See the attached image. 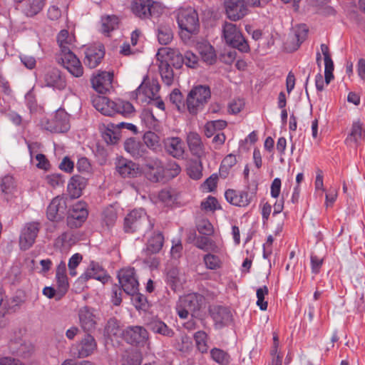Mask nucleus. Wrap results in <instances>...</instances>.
Listing matches in <instances>:
<instances>
[{
	"label": "nucleus",
	"instance_id": "obj_57",
	"mask_svg": "<svg viewBox=\"0 0 365 365\" xmlns=\"http://www.w3.org/2000/svg\"><path fill=\"white\" fill-rule=\"evenodd\" d=\"M82 259H83V257L79 253L74 254L69 259L68 267L69 274L71 276H72V277L76 276L77 272L76 271V269L79 265V264L81 262Z\"/></svg>",
	"mask_w": 365,
	"mask_h": 365
},
{
	"label": "nucleus",
	"instance_id": "obj_5",
	"mask_svg": "<svg viewBox=\"0 0 365 365\" xmlns=\"http://www.w3.org/2000/svg\"><path fill=\"white\" fill-rule=\"evenodd\" d=\"M202 300V297L195 293L180 297L176 305V311L179 317L187 319L189 314H192L199 310Z\"/></svg>",
	"mask_w": 365,
	"mask_h": 365
},
{
	"label": "nucleus",
	"instance_id": "obj_46",
	"mask_svg": "<svg viewBox=\"0 0 365 365\" xmlns=\"http://www.w3.org/2000/svg\"><path fill=\"white\" fill-rule=\"evenodd\" d=\"M115 105V113H120L123 116H129L135 112L133 106L128 101L118 99Z\"/></svg>",
	"mask_w": 365,
	"mask_h": 365
},
{
	"label": "nucleus",
	"instance_id": "obj_25",
	"mask_svg": "<svg viewBox=\"0 0 365 365\" xmlns=\"http://www.w3.org/2000/svg\"><path fill=\"white\" fill-rule=\"evenodd\" d=\"M158 58H165L162 61H170L176 68H180L183 64V56L180 53L178 49L171 48H160L157 53Z\"/></svg>",
	"mask_w": 365,
	"mask_h": 365
},
{
	"label": "nucleus",
	"instance_id": "obj_41",
	"mask_svg": "<svg viewBox=\"0 0 365 365\" xmlns=\"http://www.w3.org/2000/svg\"><path fill=\"white\" fill-rule=\"evenodd\" d=\"M118 26V19L115 16H106L101 19V32L105 35L108 36Z\"/></svg>",
	"mask_w": 365,
	"mask_h": 365
},
{
	"label": "nucleus",
	"instance_id": "obj_14",
	"mask_svg": "<svg viewBox=\"0 0 365 365\" xmlns=\"http://www.w3.org/2000/svg\"><path fill=\"white\" fill-rule=\"evenodd\" d=\"M59 61L64 68L75 77H81L83 74V68L80 60L72 51L60 53Z\"/></svg>",
	"mask_w": 365,
	"mask_h": 365
},
{
	"label": "nucleus",
	"instance_id": "obj_40",
	"mask_svg": "<svg viewBox=\"0 0 365 365\" xmlns=\"http://www.w3.org/2000/svg\"><path fill=\"white\" fill-rule=\"evenodd\" d=\"M159 71L163 83L166 86H171L175 81V76L170 64L166 61H160Z\"/></svg>",
	"mask_w": 365,
	"mask_h": 365
},
{
	"label": "nucleus",
	"instance_id": "obj_22",
	"mask_svg": "<svg viewBox=\"0 0 365 365\" xmlns=\"http://www.w3.org/2000/svg\"><path fill=\"white\" fill-rule=\"evenodd\" d=\"M43 80L46 86L60 91L63 90L66 86L65 78L61 75L59 70L55 68H49L46 70Z\"/></svg>",
	"mask_w": 365,
	"mask_h": 365
},
{
	"label": "nucleus",
	"instance_id": "obj_54",
	"mask_svg": "<svg viewBox=\"0 0 365 365\" xmlns=\"http://www.w3.org/2000/svg\"><path fill=\"white\" fill-rule=\"evenodd\" d=\"M181 168L175 162H170L165 168V179H171L180 174Z\"/></svg>",
	"mask_w": 365,
	"mask_h": 365
},
{
	"label": "nucleus",
	"instance_id": "obj_53",
	"mask_svg": "<svg viewBox=\"0 0 365 365\" xmlns=\"http://www.w3.org/2000/svg\"><path fill=\"white\" fill-rule=\"evenodd\" d=\"M205 266L209 269H217L220 268L222 262L220 258L214 255L207 254L203 258Z\"/></svg>",
	"mask_w": 365,
	"mask_h": 365
},
{
	"label": "nucleus",
	"instance_id": "obj_17",
	"mask_svg": "<svg viewBox=\"0 0 365 365\" xmlns=\"http://www.w3.org/2000/svg\"><path fill=\"white\" fill-rule=\"evenodd\" d=\"M39 228L38 222H29L25 225L19 237V246L21 250H26L34 245Z\"/></svg>",
	"mask_w": 365,
	"mask_h": 365
},
{
	"label": "nucleus",
	"instance_id": "obj_60",
	"mask_svg": "<svg viewBox=\"0 0 365 365\" xmlns=\"http://www.w3.org/2000/svg\"><path fill=\"white\" fill-rule=\"evenodd\" d=\"M45 180L47 184L53 187L62 185L64 182L63 176L61 174L57 173L46 175L45 177Z\"/></svg>",
	"mask_w": 365,
	"mask_h": 365
},
{
	"label": "nucleus",
	"instance_id": "obj_28",
	"mask_svg": "<svg viewBox=\"0 0 365 365\" xmlns=\"http://www.w3.org/2000/svg\"><path fill=\"white\" fill-rule=\"evenodd\" d=\"M86 186V179L80 175H73L68 181L67 191L71 198H78Z\"/></svg>",
	"mask_w": 365,
	"mask_h": 365
},
{
	"label": "nucleus",
	"instance_id": "obj_18",
	"mask_svg": "<svg viewBox=\"0 0 365 365\" xmlns=\"http://www.w3.org/2000/svg\"><path fill=\"white\" fill-rule=\"evenodd\" d=\"M123 334L124 339L131 344L144 345L148 339L147 330L140 326L128 327Z\"/></svg>",
	"mask_w": 365,
	"mask_h": 365
},
{
	"label": "nucleus",
	"instance_id": "obj_59",
	"mask_svg": "<svg viewBox=\"0 0 365 365\" xmlns=\"http://www.w3.org/2000/svg\"><path fill=\"white\" fill-rule=\"evenodd\" d=\"M183 60V63L189 68H195L198 66V57L190 51H187L184 53Z\"/></svg>",
	"mask_w": 365,
	"mask_h": 365
},
{
	"label": "nucleus",
	"instance_id": "obj_39",
	"mask_svg": "<svg viewBox=\"0 0 365 365\" xmlns=\"http://www.w3.org/2000/svg\"><path fill=\"white\" fill-rule=\"evenodd\" d=\"M149 328L155 333L165 336L172 337L174 331L169 328L163 321L153 319L148 324Z\"/></svg>",
	"mask_w": 365,
	"mask_h": 365
},
{
	"label": "nucleus",
	"instance_id": "obj_52",
	"mask_svg": "<svg viewBox=\"0 0 365 365\" xmlns=\"http://www.w3.org/2000/svg\"><path fill=\"white\" fill-rule=\"evenodd\" d=\"M195 245L200 250L204 251L212 250L214 251L216 248L215 245L213 242L205 236L199 237L197 238Z\"/></svg>",
	"mask_w": 365,
	"mask_h": 365
},
{
	"label": "nucleus",
	"instance_id": "obj_1",
	"mask_svg": "<svg viewBox=\"0 0 365 365\" xmlns=\"http://www.w3.org/2000/svg\"><path fill=\"white\" fill-rule=\"evenodd\" d=\"M177 21L180 29V36L184 41H188L192 35L199 30V19L196 11L190 7H182L177 13Z\"/></svg>",
	"mask_w": 365,
	"mask_h": 365
},
{
	"label": "nucleus",
	"instance_id": "obj_7",
	"mask_svg": "<svg viewBox=\"0 0 365 365\" xmlns=\"http://www.w3.org/2000/svg\"><path fill=\"white\" fill-rule=\"evenodd\" d=\"M118 278L122 289L126 294L134 296L138 293L139 284L134 268L121 269L118 272Z\"/></svg>",
	"mask_w": 365,
	"mask_h": 365
},
{
	"label": "nucleus",
	"instance_id": "obj_12",
	"mask_svg": "<svg viewBox=\"0 0 365 365\" xmlns=\"http://www.w3.org/2000/svg\"><path fill=\"white\" fill-rule=\"evenodd\" d=\"M66 209V198L63 196H56L51 200L47 207V218L50 221L59 222L64 218Z\"/></svg>",
	"mask_w": 365,
	"mask_h": 365
},
{
	"label": "nucleus",
	"instance_id": "obj_44",
	"mask_svg": "<svg viewBox=\"0 0 365 365\" xmlns=\"http://www.w3.org/2000/svg\"><path fill=\"white\" fill-rule=\"evenodd\" d=\"M193 337L198 351L202 354L207 353L209 348L207 334L204 331H198L195 333Z\"/></svg>",
	"mask_w": 365,
	"mask_h": 365
},
{
	"label": "nucleus",
	"instance_id": "obj_48",
	"mask_svg": "<svg viewBox=\"0 0 365 365\" xmlns=\"http://www.w3.org/2000/svg\"><path fill=\"white\" fill-rule=\"evenodd\" d=\"M166 280L172 289L175 290L179 288L182 284L179 276V271L177 268H172L167 272Z\"/></svg>",
	"mask_w": 365,
	"mask_h": 365
},
{
	"label": "nucleus",
	"instance_id": "obj_6",
	"mask_svg": "<svg viewBox=\"0 0 365 365\" xmlns=\"http://www.w3.org/2000/svg\"><path fill=\"white\" fill-rule=\"evenodd\" d=\"M131 11L136 16L147 19L161 14L163 8L160 3L152 0H133L131 3Z\"/></svg>",
	"mask_w": 365,
	"mask_h": 365
},
{
	"label": "nucleus",
	"instance_id": "obj_45",
	"mask_svg": "<svg viewBox=\"0 0 365 365\" xmlns=\"http://www.w3.org/2000/svg\"><path fill=\"white\" fill-rule=\"evenodd\" d=\"M237 163L236 156L232 154L227 155L222 161L220 168V175L222 178H226L229 170Z\"/></svg>",
	"mask_w": 365,
	"mask_h": 365
},
{
	"label": "nucleus",
	"instance_id": "obj_16",
	"mask_svg": "<svg viewBox=\"0 0 365 365\" xmlns=\"http://www.w3.org/2000/svg\"><path fill=\"white\" fill-rule=\"evenodd\" d=\"M83 63L89 68H96L104 57L105 51L101 43L88 46L84 51Z\"/></svg>",
	"mask_w": 365,
	"mask_h": 365
},
{
	"label": "nucleus",
	"instance_id": "obj_4",
	"mask_svg": "<svg viewBox=\"0 0 365 365\" xmlns=\"http://www.w3.org/2000/svg\"><path fill=\"white\" fill-rule=\"evenodd\" d=\"M222 36L227 44L242 52H247L249 45L241 31L232 23L225 22L222 26Z\"/></svg>",
	"mask_w": 365,
	"mask_h": 365
},
{
	"label": "nucleus",
	"instance_id": "obj_15",
	"mask_svg": "<svg viewBox=\"0 0 365 365\" xmlns=\"http://www.w3.org/2000/svg\"><path fill=\"white\" fill-rule=\"evenodd\" d=\"M142 170L152 182H159L165 179V168L158 158L147 160Z\"/></svg>",
	"mask_w": 365,
	"mask_h": 365
},
{
	"label": "nucleus",
	"instance_id": "obj_21",
	"mask_svg": "<svg viewBox=\"0 0 365 365\" xmlns=\"http://www.w3.org/2000/svg\"><path fill=\"white\" fill-rule=\"evenodd\" d=\"M113 73L107 71L99 72L91 78L93 88L99 93H105L112 88Z\"/></svg>",
	"mask_w": 365,
	"mask_h": 365
},
{
	"label": "nucleus",
	"instance_id": "obj_37",
	"mask_svg": "<svg viewBox=\"0 0 365 365\" xmlns=\"http://www.w3.org/2000/svg\"><path fill=\"white\" fill-rule=\"evenodd\" d=\"M45 4L46 0H27L22 11L27 17H34L43 10Z\"/></svg>",
	"mask_w": 365,
	"mask_h": 365
},
{
	"label": "nucleus",
	"instance_id": "obj_8",
	"mask_svg": "<svg viewBox=\"0 0 365 365\" xmlns=\"http://www.w3.org/2000/svg\"><path fill=\"white\" fill-rule=\"evenodd\" d=\"M97 350V342L90 334H86L71 347L74 356L78 358H86L94 354Z\"/></svg>",
	"mask_w": 365,
	"mask_h": 365
},
{
	"label": "nucleus",
	"instance_id": "obj_32",
	"mask_svg": "<svg viewBox=\"0 0 365 365\" xmlns=\"http://www.w3.org/2000/svg\"><path fill=\"white\" fill-rule=\"evenodd\" d=\"M365 138L362 124L359 121L353 123L351 132L347 136L345 143L351 147H356L361 140Z\"/></svg>",
	"mask_w": 365,
	"mask_h": 365
},
{
	"label": "nucleus",
	"instance_id": "obj_31",
	"mask_svg": "<svg viewBox=\"0 0 365 365\" xmlns=\"http://www.w3.org/2000/svg\"><path fill=\"white\" fill-rule=\"evenodd\" d=\"M125 150L133 158H141L146 153L145 146L135 138H128L124 143Z\"/></svg>",
	"mask_w": 365,
	"mask_h": 365
},
{
	"label": "nucleus",
	"instance_id": "obj_2",
	"mask_svg": "<svg viewBox=\"0 0 365 365\" xmlns=\"http://www.w3.org/2000/svg\"><path fill=\"white\" fill-rule=\"evenodd\" d=\"M210 88L206 86H197L188 93L187 97V110L191 114H196L201 110L210 98Z\"/></svg>",
	"mask_w": 365,
	"mask_h": 365
},
{
	"label": "nucleus",
	"instance_id": "obj_13",
	"mask_svg": "<svg viewBox=\"0 0 365 365\" xmlns=\"http://www.w3.org/2000/svg\"><path fill=\"white\" fill-rule=\"evenodd\" d=\"M87 205L79 201L73 205L67 217V224L71 228H76L83 224L88 217Z\"/></svg>",
	"mask_w": 365,
	"mask_h": 365
},
{
	"label": "nucleus",
	"instance_id": "obj_11",
	"mask_svg": "<svg viewBox=\"0 0 365 365\" xmlns=\"http://www.w3.org/2000/svg\"><path fill=\"white\" fill-rule=\"evenodd\" d=\"M224 7L227 17L233 21L242 19L249 11L245 0H225Z\"/></svg>",
	"mask_w": 365,
	"mask_h": 365
},
{
	"label": "nucleus",
	"instance_id": "obj_61",
	"mask_svg": "<svg viewBox=\"0 0 365 365\" xmlns=\"http://www.w3.org/2000/svg\"><path fill=\"white\" fill-rule=\"evenodd\" d=\"M324 78L326 85H329L334 78V63L331 59L324 61Z\"/></svg>",
	"mask_w": 365,
	"mask_h": 365
},
{
	"label": "nucleus",
	"instance_id": "obj_3",
	"mask_svg": "<svg viewBox=\"0 0 365 365\" xmlns=\"http://www.w3.org/2000/svg\"><path fill=\"white\" fill-rule=\"evenodd\" d=\"M153 223L143 209L132 210L125 218L124 229L126 232H134L143 228L151 230Z\"/></svg>",
	"mask_w": 365,
	"mask_h": 365
},
{
	"label": "nucleus",
	"instance_id": "obj_63",
	"mask_svg": "<svg viewBox=\"0 0 365 365\" xmlns=\"http://www.w3.org/2000/svg\"><path fill=\"white\" fill-rule=\"evenodd\" d=\"M197 230L204 235H210L213 232V227L209 221L202 220L197 225Z\"/></svg>",
	"mask_w": 365,
	"mask_h": 365
},
{
	"label": "nucleus",
	"instance_id": "obj_19",
	"mask_svg": "<svg viewBox=\"0 0 365 365\" xmlns=\"http://www.w3.org/2000/svg\"><path fill=\"white\" fill-rule=\"evenodd\" d=\"M210 312L217 329L228 326L232 322V314L227 307L214 306Z\"/></svg>",
	"mask_w": 365,
	"mask_h": 365
},
{
	"label": "nucleus",
	"instance_id": "obj_30",
	"mask_svg": "<svg viewBox=\"0 0 365 365\" xmlns=\"http://www.w3.org/2000/svg\"><path fill=\"white\" fill-rule=\"evenodd\" d=\"M197 50L200 55L202 60L208 65H212L216 62L217 55L212 45L207 41L198 42L197 43Z\"/></svg>",
	"mask_w": 365,
	"mask_h": 365
},
{
	"label": "nucleus",
	"instance_id": "obj_9",
	"mask_svg": "<svg viewBox=\"0 0 365 365\" xmlns=\"http://www.w3.org/2000/svg\"><path fill=\"white\" fill-rule=\"evenodd\" d=\"M116 172L122 178H137L142 173V168L138 164L123 157H118L115 162Z\"/></svg>",
	"mask_w": 365,
	"mask_h": 365
},
{
	"label": "nucleus",
	"instance_id": "obj_62",
	"mask_svg": "<svg viewBox=\"0 0 365 365\" xmlns=\"http://www.w3.org/2000/svg\"><path fill=\"white\" fill-rule=\"evenodd\" d=\"M307 32L308 29H307L306 26L301 25L297 27L295 31V38L297 40V44L294 49L298 48L300 44L305 40Z\"/></svg>",
	"mask_w": 365,
	"mask_h": 365
},
{
	"label": "nucleus",
	"instance_id": "obj_51",
	"mask_svg": "<svg viewBox=\"0 0 365 365\" xmlns=\"http://www.w3.org/2000/svg\"><path fill=\"white\" fill-rule=\"evenodd\" d=\"M212 359L222 365H227L230 361L229 355L223 350L220 349H212L210 351Z\"/></svg>",
	"mask_w": 365,
	"mask_h": 365
},
{
	"label": "nucleus",
	"instance_id": "obj_20",
	"mask_svg": "<svg viewBox=\"0 0 365 365\" xmlns=\"http://www.w3.org/2000/svg\"><path fill=\"white\" fill-rule=\"evenodd\" d=\"M160 86L155 81L149 83H142L135 91V98L141 103L148 102L157 98Z\"/></svg>",
	"mask_w": 365,
	"mask_h": 365
},
{
	"label": "nucleus",
	"instance_id": "obj_35",
	"mask_svg": "<svg viewBox=\"0 0 365 365\" xmlns=\"http://www.w3.org/2000/svg\"><path fill=\"white\" fill-rule=\"evenodd\" d=\"M9 346L13 353H16L17 355L23 357L29 356L34 349L31 343L21 339L15 341L11 340Z\"/></svg>",
	"mask_w": 365,
	"mask_h": 365
},
{
	"label": "nucleus",
	"instance_id": "obj_56",
	"mask_svg": "<svg viewBox=\"0 0 365 365\" xmlns=\"http://www.w3.org/2000/svg\"><path fill=\"white\" fill-rule=\"evenodd\" d=\"M268 294V288L267 286L259 288L257 290V305L262 311L267 309V302L264 301V296Z\"/></svg>",
	"mask_w": 365,
	"mask_h": 365
},
{
	"label": "nucleus",
	"instance_id": "obj_58",
	"mask_svg": "<svg viewBox=\"0 0 365 365\" xmlns=\"http://www.w3.org/2000/svg\"><path fill=\"white\" fill-rule=\"evenodd\" d=\"M219 207L217 199L212 196H209L201 202L202 210L206 212H213Z\"/></svg>",
	"mask_w": 365,
	"mask_h": 365
},
{
	"label": "nucleus",
	"instance_id": "obj_64",
	"mask_svg": "<svg viewBox=\"0 0 365 365\" xmlns=\"http://www.w3.org/2000/svg\"><path fill=\"white\" fill-rule=\"evenodd\" d=\"M140 364L141 357L137 352L128 355L123 362V365H140Z\"/></svg>",
	"mask_w": 365,
	"mask_h": 365
},
{
	"label": "nucleus",
	"instance_id": "obj_38",
	"mask_svg": "<svg viewBox=\"0 0 365 365\" xmlns=\"http://www.w3.org/2000/svg\"><path fill=\"white\" fill-rule=\"evenodd\" d=\"M164 242V237L161 232L154 233V235L148 240L146 252L151 254H155L162 249Z\"/></svg>",
	"mask_w": 365,
	"mask_h": 365
},
{
	"label": "nucleus",
	"instance_id": "obj_10",
	"mask_svg": "<svg viewBox=\"0 0 365 365\" xmlns=\"http://www.w3.org/2000/svg\"><path fill=\"white\" fill-rule=\"evenodd\" d=\"M44 126L51 132H66L70 128L69 115L63 110H58L51 119L47 120Z\"/></svg>",
	"mask_w": 365,
	"mask_h": 365
},
{
	"label": "nucleus",
	"instance_id": "obj_27",
	"mask_svg": "<svg viewBox=\"0 0 365 365\" xmlns=\"http://www.w3.org/2000/svg\"><path fill=\"white\" fill-rule=\"evenodd\" d=\"M116 101H112L105 96H96L93 99V105L96 109L105 115L115 114Z\"/></svg>",
	"mask_w": 365,
	"mask_h": 365
},
{
	"label": "nucleus",
	"instance_id": "obj_43",
	"mask_svg": "<svg viewBox=\"0 0 365 365\" xmlns=\"http://www.w3.org/2000/svg\"><path fill=\"white\" fill-rule=\"evenodd\" d=\"M56 278L58 287L62 290H66L68 286L66 276V266L65 262H61L56 268Z\"/></svg>",
	"mask_w": 365,
	"mask_h": 365
},
{
	"label": "nucleus",
	"instance_id": "obj_23",
	"mask_svg": "<svg viewBox=\"0 0 365 365\" xmlns=\"http://www.w3.org/2000/svg\"><path fill=\"white\" fill-rule=\"evenodd\" d=\"M225 196L228 202L238 207L247 206L253 197L246 191L235 190H227Z\"/></svg>",
	"mask_w": 365,
	"mask_h": 365
},
{
	"label": "nucleus",
	"instance_id": "obj_26",
	"mask_svg": "<svg viewBox=\"0 0 365 365\" xmlns=\"http://www.w3.org/2000/svg\"><path fill=\"white\" fill-rule=\"evenodd\" d=\"M81 277L84 279H95L101 282L103 284L108 282L110 278L102 267L93 262L90 264L89 267Z\"/></svg>",
	"mask_w": 365,
	"mask_h": 365
},
{
	"label": "nucleus",
	"instance_id": "obj_55",
	"mask_svg": "<svg viewBox=\"0 0 365 365\" xmlns=\"http://www.w3.org/2000/svg\"><path fill=\"white\" fill-rule=\"evenodd\" d=\"M117 219V214L113 207H108L103 212V221L107 227L114 225Z\"/></svg>",
	"mask_w": 365,
	"mask_h": 365
},
{
	"label": "nucleus",
	"instance_id": "obj_50",
	"mask_svg": "<svg viewBox=\"0 0 365 365\" xmlns=\"http://www.w3.org/2000/svg\"><path fill=\"white\" fill-rule=\"evenodd\" d=\"M188 175L193 180H199L202 176V167L200 160L192 162L187 168Z\"/></svg>",
	"mask_w": 365,
	"mask_h": 365
},
{
	"label": "nucleus",
	"instance_id": "obj_24",
	"mask_svg": "<svg viewBox=\"0 0 365 365\" xmlns=\"http://www.w3.org/2000/svg\"><path fill=\"white\" fill-rule=\"evenodd\" d=\"M78 318L81 327L85 331H91L95 329L96 317L88 307H83L79 309Z\"/></svg>",
	"mask_w": 365,
	"mask_h": 365
},
{
	"label": "nucleus",
	"instance_id": "obj_36",
	"mask_svg": "<svg viewBox=\"0 0 365 365\" xmlns=\"http://www.w3.org/2000/svg\"><path fill=\"white\" fill-rule=\"evenodd\" d=\"M101 133L103 140L108 145L116 144L120 138V131L113 123H108Z\"/></svg>",
	"mask_w": 365,
	"mask_h": 365
},
{
	"label": "nucleus",
	"instance_id": "obj_29",
	"mask_svg": "<svg viewBox=\"0 0 365 365\" xmlns=\"http://www.w3.org/2000/svg\"><path fill=\"white\" fill-rule=\"evenodd\" d=\"M166 151L175 158H182L185 152L184 143L179 138H168L164 141Z\"/></svg>",
	"mask_w": 365,
	"mask_h": 365
},
{
	"label": "nucleus",
	"instance_id": "obj_34",
	"mask_svg": "<svg viewBox=\"0 0 365 365\" xmlns=\"http://www.w3.org/2000/svg\"><path fill=\"white\" fill-rule=\"evenodd\" d=\"M57 43L60 53L72 51L75 46V36L70 34L67 30H61L57 36Z\"/></svg>",
	"mask_w": 365,
	"mask_h": 365
},
{
	"label": "nucleus",
	"instance_id": "obj_47",
	"mask_svg": "<svg viewBox=\"0 0 365 365\" xmlns=\"http://www.w3.org/2000/svg\"><path fill=\"white\" fill-rule=\"evenodd\" d=\"M9 303L5 293L0 289V327L5 326L6 320L5 317L9 309Z\"/></svg>",
	"mask_w": 365,
	"mask_h": 365
},
{
	"label": "nucleus",
	"instance_id": "obj_33",
	"mask_svg": "<svg viewBox=\"0 0 365 365\" xmlns=\"http://www.w3.org/2000/svg\"><path fill=\"white\" fill-rule=\"evenodd\" d=\"M187 142L192 155L200 158L204 154V145L198 133L195 132L188 133Z\"/></svg>",
	"mask_w": 365,
	"mask_h": 365
},
{
	"label": "nucleus",
	"instance_id": "obj_42",
	"mask_svg": "<svg viewBox=\"0 0 365 365\" xmlns=\"http://www.w3.org/2000/svg\"><path fill=\"white\" fill-rule=\"evenodd\" d=\"M173 35L169 25L160 24L158 28V39L160 44L167 45L173 39Z\"/></svg>",
	"mask_w": 365,
	"mask_h": 365
},
{
	"label": "nucleus",
	"instance_id": "obj_49",
	"mask_svg": "<svg viewBox=\"0 0 365 365\" xmlns=\"http://www.w3.org/2000/svg\"><path fill=\"white\" fill-rule=\"evenodd\" d=\"M143 142L148 148L152 150H157L160 148V138L153 132L145 133L143 135Z\"/></svg>",
	"mask_w": 365,
	"mask_h": 365
}]
</instances>
